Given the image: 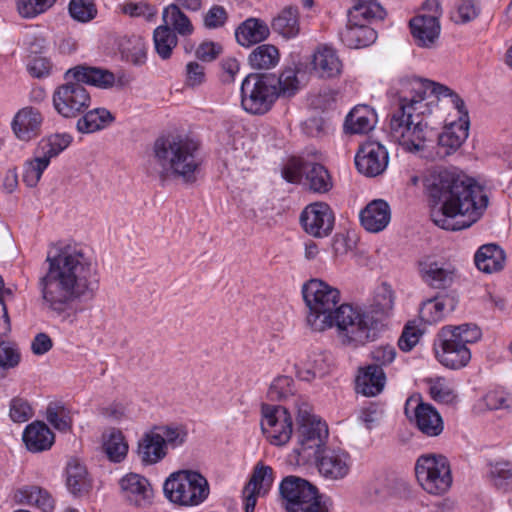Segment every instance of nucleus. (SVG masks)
Instances as JSON below:
<instances>
[{"mask_svg":"<svg viewBox=\"0 0 512 512\" xmlns=\"http://www.w3.org/2000/svg\"><path fill=\"white\" fill-rule=\"evenodd\" d=\"M396 349L393 345L385 344L374 347L370 352V357L373 360L372 365H379V367L390 365L396 357Z\"/></svg>","mask_w":512,"mask_h":512,"instance_id":"64","label":"nucleus"},{"mask_svg":"<svg viewBox=\"0 0 512 512\" xmlns=\"http://www.w3.org/2000/svg\"><path fill=\"white\" fill-rule=\"evenodd\" d=\"M253 69L269 70L276 67L280 61V53L272 44H261L252 50L248 57Z\"/></svg>","mask_w":512,"mask_h":512,"instance_id":"39","label":"nucleus"},{"mask_svg":"<svg viewBox=\"0 0 512 512\" xmlns=\"http://www.w3.org/2000/svg\"><path fill=\"white\" fill-rule=\"evenodd\" d=\"M423 281L430 287L445 289L452 285L456 277L455 270L449 263L426 258L419 263Z\"/></svg>","mask_w":512,"mask_h":512,"instance_id":"23","label":"nucleus"},{"mask_svg":"<svg viewBox=\"0 0 512 512\" xmlns=\"http://www.w3.org/2000/svg\"><path fill=\"white\" fill-rule=\"evenodd\" d=\"M444 129L442 133L438 135L437 142V156L446 157L454 153L467 139L469 134V126L467 122L462 124L455 123V119L445 118Z\"/></svg>","mask_w":512,"mask_h":512,"instance_id":"24","label":"nucleus"},{"mask_svg":"<svg viewBox=\"0 0 512 512\" xmlns=\"http://www.w3.org/2000/svg\"><path fill=\"white\" fill-rule=\"evenodd\" d=\"M333 327L342 345L357 349L374 342L383 329V323L372 312L342 304L333 318Z\"/></svg>","mask_w":512,"mask_h":512,"instance_id":"5","label":"nucleus"},{"mask_svg":"<svg viewBox=\"0 0 512 512\" xmlns=\"http://www.w3.org/2000/svg\"><path fill=\"white\" fill-rule=\"evenodd\" d=\"M166 498L177 505L193 507L202 504L210 494L207 479L197 471L179 470L164 482Z\"/></svg>","mask_w":512,"mask_h":512,"instance_id":"8","label":"nucleus"},{"mask_svg":"<svg viewBox=\"0 0 512 512\" xmlns=\"http://www.w3.org/2000/svg\"><path fill=\"white\" fill-rule=\"evenodd\" d=\"M442 9L439 0H426L420 11L410 21L411 34L420 47L431 48L441 31Z\"/></svg>","mask_w":512,"mask_h":512,"instance_id":"15","label":"nucleus"},{"mask_svg":"<svg viewBox=\"0 0 512 512\" xmlns=\"http://www.w3.org/2000/svg\"><path fill=\"white\" fill-rule=\"evenodd\" d=\"M294 393V381L289 376H279L273 380L269 388L271 399L284 400Z\"/></svg>","mask_w":512,"mask_h":512,"instance_id":"60","label":"nucleus"},{"mask_svg":"<svg viewBox=\"0 0 512 512\" xmlns=\"http://www.w3.org/2000/svg\"><path fill=\"white\" fill-rule=\"evenodd\" d=\"M494 485L505 492H512V464L497 463L491 469Z\"/></svg>","mask_w":512,"mask_h":512,"instance_id":"58","label":"nucleus"},{"mask_svg":"<svg viewBox=\"0 0 512 512\" xmlns=\"http://www.w3.org/2000/svg\"><path fill=\"white\" fill-rule=\"evenodd\" d=\"M385 15V9L376 0H359L348 13L350 21H360L367 25L372 21L383 20Z\"/></svg>","mask_w":512,"mask_h":512,"instance_id":"37","label":"nucleus"},{"mask_svg":"<svg viewBox=\"0 0 512 512\" xmlns=\"http://www.w3.org/2000/svg\"><path fill=\"white\" fill-rule=\"evenodd\" d=\"M297 377L303 381H312L329 372L330 363L323 352H312L295 365Z\"/></svg>","mask_w":512,"mask_h":512,"instance_id":"34","label":"nucleus"},{"mask_svg":"<svg viewBox=\"0 0 512 512\" xmlns=\"http://www.w3.org/2000/svg\"><path fill=\"white\" fill-rule=\"evenodd\" d=\"M121 11L131 17H144L148 21L157 14L156 8L144 1H126L121 5Z\"/></svg>","mask_w":512,"mask_h":512,"instance_id":"59","label":"nucleus"},{"mask_svg":"<svg viewBox=\"0 0 512 512\" xmlns=\"http://www.w3.org/2000/svg\"><path fill=\"white\" fill-rule=\"evenodd\" d=\"M48 268L39 279L43 307L62 321L73 323L72 304L98 288L97 264L90 250L79 243L52 245L46 257Z\"/></svg>","mask_w":512,"mask_h":512,"instance_id":"1","label":"nucleus"},{"mask_svg":"<svg viewBox=\"0 0 512 512\" xmlns=\"http://www.w3.org/2000/svg\"><path fill=\"white\" fill-rule=\"evenodd\" d=\"M484 402L490 410L506 409L512 406V397L502 389H494L486 393Z\"/></svg>","mask_w":512,"mask_h":512,"instance_id":"62","label":"nucleus"},{"mask_svg":"<svg viewBox=\"0 0 512 512\" xmlns=\"http://www.w3.org/2000/svg\"><path fill=\"white\" fill-rule=\"evenodd\" d=\"M114 117L105 108H95L88 111L77 121V129L81 133H93L108 126Z\"/></svg>","mask_w":512,"mask_h":512,"instance_id":"41","label":"nucleus"},{"mask_svg":"<svg viewBox=\"0 0 512 512\" xmlns=\"http://www.w3.org/2000/svg\"><path fill=\"white\" fill-rule=\"evenodd\" d=\"M241 105L254 115L267 113L277 100L275 78L272 75H247L241 84Z\"/></svg>","mask_w":512,"mask_h":512,"instance_id":"10","label":"nucleus"},{"mask_svg":"<svg viewBox=\"0 0 512 512\" xmlns=\"http://www.w3.org/2000/svg\"><path fill=\"white\" fill-rule=\"evenodd\" d=\"M121 491L132 505L144 507L152 503L153 488L147 478L137 473H129L121 478Z\"/></svg>","mask_w":512,"mask_h":512,"instance_id":"22","label":"nucleus"},{"mask_svg":"<svg viewBox=\"0 0 512 512\" xmlns=\"http://www.w3.org/2000/svg\"><path fill=\"white\" fill-rule=\"evenodd\" d=\"M261 428L268 441L275 446L288 443L293 433V419L281 406H264Z\"/></svg>","mask_w":512,"mask_h":512,"instance_id":"17","label":"nucleus"},{"mask_svg":"<svg viewBox=\"0 0 512 512\" xmlns=\"http://www.w3.org/2000/svg\"><path fill=\"white\" fill-rule=\"evenodd\" d=\"M198 148V142L187 135L157 138L153 145V153L160 167L161 179L178 176L186 181L192 180L200 164L197 158Z\"/></svg>","mask_w":512,"mask_h":512,"instance_id":"4","label":"nucleus"},{"mask_svg":"<svg viewBox=\"0 0 512 512\" xmlns=\"http://www.w3.org/2000/svg\"><path fill=\"white\" fill-rule=\"evenodd\" d=\"M386 383V375L379 365H367L358 369L355 380V389L367 397L380 394Z\"/></svg>","mask_w":512,"mask_h":512,"instance_id":"29","label":"nucleus"},{"mask_svg":"<svg viewBox=\"0 0 512 512\" xmlns=\"http://www.w3.org/2000/svg\"><path fill=\"white\" fill-rule=\"evenodd\" d=\"M376 114L368 105H357L346 116L344 130L350 134H364L373 129Z\"/></svg>","mask_w":512,"mask_h":512,"instance_id":"35","label":"nucleus"},{"mask_svg":"<svg viewBox=\"0 0 512 512\" xmlns=\"http://www.w3.org/2000/svg\"><path fill=\"white\" fill-rule=\"evenodd\" d=\"M341 41L349 48H361L372 44L377 37L376 31L360 21L348 22L340 33Z\"/></svg>","mask_w":512,"mask_h":512,"instance_id":"32","label":"nucleus"},{"mask_svg":"<svg viewBox=\"0 0 512 512\" xmlns=\"http://www.w3.org/2000/svg\"><path fill=\"white\" fill-rule=\"evenodd\" d=\"M167 453L162 438L153 428L144 433L138 442L137 454L145 465H154L160 462Z\"/></svg>","mask_w":512,"mask_h":512,"instance_id":"31","label":"nucleus"},{"mask_svg":"<svg viewBox=\"0 0 512 512\" xmlns=\"http://www.w3.org/2000/svg\"><path fill=\"white\" fill-rule=\"evenodd\" d=\"M405 85L411 93H418L422 96L424 102H427L430 95L435 96L441 106L449 110L445 118L452 117V119H455V123L458 124H462V122L470 124L469 113L464 100L449 87L417 77L406 78Z\"/></svg>","mask_w":512,"mask_h":512,"instance_id":"12","label":"nucleus"},{"mask_svg":"<svg viewBox=\"0 0 512 512\" xmlns=\"http://www.w3.org/2000/svg\"><path fill=\"white\" fill-rule=\"evenodd\" d=\"M390 220V207L381 199L373 200L360 212L361 224H389Z\"/></svg>","mask_w":512,"mask_h":512,"instance_id":"48","label":"nucleus"},{"mask_svg":"<svg viewBox=\"0 0 512 512\" xmlns=\"http://www.w3.org/2000/svg\"><path fill=\"white\" fill-rule=\"evenodd\" d=\"M66 474L67 487L72 494L81 495L89 489L90 483L87 478V470L78 459H71L68 462Z\"/></svg>","mask_w":512,"mask_h":512,"instance_id":"43","label":"nucleus"},{"mask_svg":"<svg viewBox=\"0 0 512 512\" xmlns=\"http://www.w3.org/2000/svg\"><path fill=\"white\" fill-rule=\"evenodd\" d=\"M386 148L375 141L362 144L355 156L358 171L366 176L375 177L385 171L388 165Z\"/></svg>","mask_w":512,"mask_h":512,"instance_id":"20","label":"nucleus"},{"mask_svg":"<svg viewBox=\"0 0 512 512\" xmlns=\"http://www.w3.org/2000/svg\"><path fill=\"white\" fill-rule=\"evenodd\" d=\"M128 448L123 433L118 429H111L103 437V450L111 462H122L127 456Z\"/></svg>","mask_w":512,"mask_h":512,"instance_id":"40","label":"nucleus"},{"mask_svg":"<svg viewBox=\"0 0 512 512\" xmlns=\"http://www.w3.org/2000/svg\"><path fill=\"white\" fill-rule=\"evenodd\" d=\"M69 13L74 20L86 23L96 17L97 8L92 0H70Z\"/></svg>","mask_w":512,"mask_h":512,"instance_id":"55","label":"nucleus"},{"mask_svg":"<svg viewBox=\"0 0 512 512\" xmlns=\"http://www.w3.org/2000/svg\"><path fill=\"white\" fill-rule=\"evenodd\" d=\"M394 292L390 285L382 283L374 292L372 310L373 315L379 317L388 316L394 307Z\"/></svg>","mask_w":512,"mask_h":512,"instance_id":"50","label":"nucleus"},{"mask_svg":"<svg viewBox=\"0 0 512 512\" xmlns=\"http://www.w3.org/2000/svg\"><path fill=\"white\" fill-rule=\"evenodd\" d=\"M479 13V6L475 0H461L457 5L452 19L456 23H465L474 19Z\"/></svg>","mask_w":512,"mask_h":512,"instance_id":"63","label":"nucleus"},{"mask_svg":"<svg viewBox=\"0 0 512 512\" xmlns=\"http://www.w3.org/2000/svg\"><path fill=\"white\" fill-rule=\"evenodd\" d=\"M297 447L294 453L305 458V453H316L328 439L329 431L325 421L315 415L307 403L298 405L297 409Z\"/></svg>","mask_w":512,"mask_h":512,"instance_id":"13","label":"nucleus"},{"mask_svg":"<svg viewBox=\"0 0 512 512\" xmlns=\"http://www.w3.org/2000/svg\"><path fill=\"white\" fill-rule=\"evenodd\" d=\"M47 421L59 431H68L72 425L69 408L60 402H52L46 410Z\"/></svg>","mask_w":512,"mask_h":512,"instance_id":"52","label":"nucleus"},{"mask_svg":"<svg viewBox=\"0 0 512 512\" xmlns=\"http://www.w3.org/2000/svg\"><path fill=\"white\" fill-rule=\"evenodd\" d=\"M358 242V235L351 229L343 228L333 238L332 248L336 255H344L353 250Z\"/></svg>","mask_w":512,"mask_h":512,"instance_id":"57","label":"nucleus"},{"mask_svg":"<svg viewBox=\"0 0 512 512\" xmlns=\"http://www.w3.org/2000/svg\"><path fill=\"white\" fill-rule=\"evenodd\" d=\"M282 175L291 183H300L304 180V184L314 192L325 193L332 188L328 170L319 163L292 158L284 166Z\"/></svg>","mask_w":512,"mask_h":512,"instance_id":"14","label":"nucleus"},{"mask_svg":"<svg viewBox=\"0 0 512 512\" xmlns=\"http://www.w3.org/2000/svg\"><path fill=\"white\" fill-rule=\"evenodd\" d=\"M481 336V330L474 324L444 326L434 341L435 357L446 368L461 369L471 360L468 345L476 343Z\"/></svg>","mask_w":512,"mask_h":512,"instance_id":"6","label":"nucleus"},{"mask_svg":"<svg viewBox=\"0 0 512 512\" xmlns=\"http://www.w3.org/2000/svg\"><path fill=\"white\" fill-rule=\"evenodd\" d=\"M23 442L31 452H42L51 448L55 436L51 429L42 421H34L26 426Z\"/></svg>","mask_w":512,"mask_h":512,"instance_id":"30","label":"nucleus"},{"mask_svg":"<svg viewBox=\"0 0 512 512\" xmlns=\"http://www.w3.org/2000/svg\"><path fill=\"white\" fill-rule=\"evenodd\" d=\"M19 502L27 505H34L43 512H52L55 502L51 494L41 487L28 486L18 491Z\"/></svg>","mask_w":512,"mask_h":512,"instance_id":"38","label":"nucleus"},{"mask_svg":"<svg viewBox=\"0 0 512 512\" xmlns=\"http://www.w3.org/2000/svg\"><path fill=\"white\" fill-rule=\"evenodd\" d=\"M153 40L155 50L162 59L170 58L173 49L178 43V39L174 31L170 27L164 25L155 29Z\"/></svg>","mask_w":512,"mask_h":512,"instance_id":"51","label":"nucleus"},{"mask_svg":"<svg viewBox=\"0 0 512 512\" xmlns=\"http://www.w3.org/2000/svg\"><path fill=\"white\" fill-rule=\"evenodd\" d=\"M73 137L69 133H55L41 139L36 150L50 162L72 143Z\"/></svg>","mask_w":512,"mask_h":512,"instance_id":"44","label":"nucleus"},{"mask_svg":"<svg viewBox=\"0 0 512 512\" xmlns=\"http://www.w3.org/2000/svg\"><path fill=\"white\" fill-rule=\"evenodd\" d=\"M405 80L399 83V107L391 114L388 136L405 150L418 151L427 140V123L423 116L430 113L429 102H424L418 93H411Z\"/></svg>","mask_w":512,"mask_h":512,"instance_id":"3","label":"nucleus"},{"mask_svg":"<svg viewBox=\"0 0 512 512\" xmlns=\"http://www.w3.org/2000/svg\"><path fill=\"white\" fill-rule=\"evenodd\" d=\"M279 490L287 512H328L317 488L300 477L287 476Z\"/></svg>","mask_w":512,"mask_h":512,"instance_id":"11","label":"nucleus"},{"mask_svg":"<svg viewBox=\"0 0 512 512\" xmlns=\"http://www.w3.org/2000/svg\"><path fill=\"white\" fill-rule=\"evenodd\" d=\"M334 214L330 206L324 202L307 205L300 215V224H333Z\"/></svg>","mask_w":512,"mask_h":512,"instance_id":"49","label":"nucleus"},{"mask_svg":"<svg viewBox=\"0 0 512 512\" xmlns=\"http://www.w3.org/2000/svg\"><path fill=\"white\" fill-rule=\"evenodd\" d=\"M49 165L50 161L35 150L34 156L27 159L23 165V182L31 188L37 186L44 171Z\"/></svg>","mask_w":512,"mask_h":512,"instance_id":"47","label":"nucleus"},{"mask_svg":"<svg viewBox=\"0 0 512 512\" xmlns=\"http://www.w3.org/2000/svg\"><path fill=\"white\" fill-rule=\"evenodd\" d=\"M56 0H17V10L24 18H35L50 9Z\"/></svg>","mask_w":512,"mask_h":512,"instance_id":"56","label":"nucleus"},{"mask_svg":"<svg viewBox=\"0 0 512 512\" xmlns=\"http://www.w3.org/2000/svg\"><path fill=\"white\" fill-rule=\"evenodd\" d=\"M274 481L272 467L261 462L253 468L249 481L242 490V499L245 512H254L257 499L264 497L270 491Z\"/></svg>","mask_w":512,"mask_h":512,"instance_id":"18","label":"nucleus"},{"mask_svg":"<svg viewBox=\"0 0 512 512\" xmlns=\"http://www.w3.org/2000/svg\"><path fill=\"white\" fill-rule=\"evenodd\" d=\"M43 117L33 107H24L19 110L12 121V130L21 141H29L36 137L41 130Z\"/></svg>","mask_w":512,"mask_h":512,"instance_id":"27","label":"nucleus"},{"mask_svg":"<svg viewBox=\"0 0 512 512\" xmlns=\"http://www.w3.org/2000/svg\"><path fill=\"white\" fill-rule=\"evenodd\" d=\"M164 26L173 28L181 36H189L193 33V25L190 19L181 10L178 4H170L163 11Z\"/></svg>","mask_w":512,"mask_h":512,"instance_id":"46","label":"nucleus"},{"mask_svg":"<svg viewBox=\"0 0 512 512\" xmlns=\"http://www.w3.org/2000/svg\"><path fill=\"white\" fill-rule=\"evenodd\" d=\"M153 429L162 438L166 450L181 446L187 438V430L181 425H160Z\"/></svg>","mask_w":512,"mask_h":512,"instance_id":"53","label":"nucleus"},{"mask_svg":"<svg viewBox=\"0 0 512 512\" xmlns=\"http://www.w3.org/2000/svg\"><path fill=\"white\" fill-rule=\"evenodd\" d=\"M476 268L485 274L501 272L506 265V253L495 243L480 246L474 255Z\"/></svg>","mask_w":512,"mask_h":512,"instance_id":"28","label":"nucleus"},{"mask_svg":"<svg viewBox=\"0 0 512 512\" xmlns=\"http://www.w3.org/2000/svg\"><path fill=\"white\" fill-rule=\"evenodd\" d=\"M53 107L64 118H75L85 112L91 104L88 90L78 81L66 80L58 86L52 96Z\"/></svg>","mask_w":512,"mask_h":512,"instance_id":"16","label":"nucleus"},{"mask_svg":"<svg viewBox=\"0 0 512 512\" xmlns=\"http://www.w3.org/2000/svg\"><path fill=\"white\" fill-rule=\"evenodd\" d=\"M423 186L430 202L444 217H465L467 222L463 224H475L489 204L484 186L452 170L438 168L429 171L423 178Z\"/></svg>","mask_w":512,"mask_h":512,"instance_id":"2","label":"nucleus"},{"mask_svg":"<svg viewBox=\"0 0 512 512\" xmlns=\"http://www.w3.org/2000/svg\"><path fill=\"white\" fill-rule=\"evenodd\" d=\"M422 331L412 322L405 325L402 334L398 340L399 348L404 352L411 351L419 342Z\"/></svg>","mask_w":512,"mask_h":512,"instance_id":"61","label":"nucleus"},{"mask_svg":"<svg viewBox=\"0 0 512 512\" xmlns=\"http://www.w3.org/2000/svg\"><path fill=\"white\" fill-rule=\"evenodd\" d=\"M274 32L286 39L294 38L299 33L298 11L288 7L283 9L272 21Z\"/></svg>","mask_w":512,"mask_h":512,"instance_id":"42","label":"nucleus"},{"mask_svg":"<svg viewBox=\"0 0 512 512\" xmlns=\"http://www.w3.org/2000/svg\"><path fill=\"white\" fill-rule=\"evenodd\" d=\"M300 73V66L285 67L281 71L277 81L275 80L277 99L279 97L290 98L300 90L301 80L298 76Z\"/></svg>","mask_w":512,"mask_h":512,"instance_id":"45","label":"nucleus"},{"mask_svg":"<svg viewBox=\"0 0 512 512\" xmlns=\"http://www.w3.org/2000/svg\"><path fill=\"white\" fill-rule=\"evenodd\" d=\"M456 307L453 297L444 295L429 299L423 303L420 309V316L428 324H435L442 321L445 316Z\"/></svg>","mask_w":512,"mask_h":512,"instance_id":"36","label":"nucleus"},{"mask_svg":"<svg viewBox=\"0 0 512 512\" xmlns=\"http://www.w3.org/2000/svg\"><path fill=\"white\" fill-rule=\"evenodd\" d=\"M270 35L267 23L261 19L248 18L235 31L237 42L243 47H250L266 40Z\"/></svg>","mask_w":512,"mask_h":512,"instance_id":"33","label":"nucleus"},{"mask_svg":"<svg viewBox=\"0 0 512 512\" xmlns=\"http://www.w3.org/2000/svg\"><path fill=\"white\" fill-rule=\"evenodd\" d=\"M415 403L413 419L418 430L428 437H437L444 430V422L440 413L430 403L423 402L420 398L410 397L406 401L405 413L409 414V407Z\"/></svg>","mask_w":512,"mask_h":512,"instance_id":"19","label":"nucleus"},{"mask_svg":"<svg viewBox=\"0 0 512 512\" xmlns=\"http://www.w3.org/2000/svg\"><path fill=\"white\" fill-rule=\"evenodd\" d=\"M312 72L322 79L338 77L342 72V62L334 48L319 46L312 55Z\"/></svg>","mask_w":512,"mask_h":512,"instance_id":"25","label":"nucleus"},{"mask_svg":"<svg viewBox=\"0 0 512 512\" xmlns=\"http://www.w3.org/2000/svg\"><path fill=\"white\" fill-rule=\"evenodd\" d=\"M65 80H75L83 84H89L101 89L111 88L115 83L112 72L85 65H78L65 72Z\"/></svg>","mask_w":512,"mask_h":512,"instance_id":"26","label":"nucleus"},{"mask_svg":"<svg viewBox=\"0 0 512 512\" xmlns=\"http://www.w3.org/2000/svg\"><path fill=\"white\" fill-rule=\"evenodd\" d=\"M34 416L30 402L20 396L13 397L9 402V418L14 423H24Z\"/></svg>","mask_w":512,"mask_h":512,"instance_id":"54","label":"nucleus"},{"mask_svg":"<svg viewBox=\"0 0 512 512\" xmlns=\"http://www.w3.org/2000/svg\"><path fill=\"white\" fill-rule=\"evenodd\" d=\"M319 473L331 480L343 479L351 469L350 455L342 449H325L317 457Z\"/></svg>","mask_w":512,"mask_h":512,"instance_id":"21","label":"nucleus"},{"mask_svg":"<svg viewBox=\"0 0 512 512\" xmlns=\"http://www.w3.org/2000/svg\"><path fill=\"white\" fill-rule=\"evenodd\" d=\"M302 295L308 307L307 325L316 332L332 328L340 291L320 279H310L302 286Z\"/></svg>","mask_w":512,"mask_h":512,"instance_id":"7","label":"nucleus"},{"mask_svg":"<svg viewBox=\"0 0 512 512\" xmlns=\"http://www.w3.org/2000/svg\"><path fill=\"white\" fill-rule=\"evenodd\" d=\"M414 470L418 484L430 495H444L452 485L450 462L444 455L434 453L420 455Z\"/></svg>","mask_w":512,"mask_h":512,"instance_id":"9","label":"nucleus"}]
</instances>
